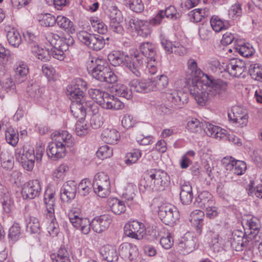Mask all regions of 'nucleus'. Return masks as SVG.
<instances>
[{
    "mask_svg": "<svg viewBox=\"0 0 262 262\" xmlns=\"http://www.w3.org/2000/svg\"><path fill=\"white\" fill-rule=\"evenodd\" d=\"M206 81L196 80L190 88V93L197 103L204 105L210 98L224 99L227 95V83L212 76L205 75Z\"/></svg>",
    "mask_w": 262,
    "mask_h": 262,
    "instance_id": "f257e3e1",
    "label": "nucleus"
},
{
    "mask_svg": "<svg viewBox=\"0 0 262 262\" xmlns=\"http://www.w3.org/2000/svg\"><path fill=\"white\" fill-rule=\"evenodd\" d=\"M69 217L72 225L84 234L90 232L91 228L94 232L100 233L109 227L112 221L110 215L103 214L94 217L91 222L88 218L83 217L81 212L76 208L72 210Z\"/></svg>",
    "mask_w": 262,
    "mask_h": 262,
    "instance_id": "f03ea898",
    "label": "nucleus"
},
{
    "mask_svg": "<svg viewBox=\"0 0 262 262\" xmlns=\"http://www.w3.org/2000/svg\"><path fill=\"white\" fill-rule=\"evenodd\" d=\"M108 59L113 66H124L136 77L141 76L140 71L143 68L146 60L139 54L131 57L125 56L118 51H113L108 55Z\"/></svg>",
    "mask_w": 262,
    "mask_h": 262,
    "instance_id": "7ed1b4c3",
    "label": "nucleus"
},
{
    "mask_svg": "<svg viewBox=\"0 0 262 262\" xmlns=\"http://www.w3.org/2000/svg\"><path fill=\"white\" fill-rule=\"evenodd\" d=\"M54 141L50 142L47 148L48 157L56 161L63 158L66 155V148L74 145V139L67 130L58 132Z\"/></svg>",
    "mask_w": 262,
    "mask_h": 262,
    "instance_id": "20e7f679",
    "label": "nucleus"
},
{
    "mask_svg": "<svg viewBox=\"0 0 262 262\" xmlns=\"http://www.w3.org/2000/svg\"><path fill=\"white\" fill-rule=\"evenodd\" d=\"M87 69L93 78L100 81L114 83L117 80L115 74L102 59L90 57L87 61Z\"/></svg>",
    "mask_w": 262,
    "mask_h": 262,
    "instance_id": "39448f33",
    "label": "nucleus"
},
{
    "mask_svg": "<svg viewBox=\"0 0 262 262\" xmlns=\"http://www.w3.org/2000/svg\"><path fill=\"white\" fill-rule=\"evenodd\" d=\"M144 187L154 191L164 190L168 184L167 173L160 169H151L146 172Z\"/></svg>",
    "mask_w": 262,
    "mask_h": 262,
    "instance_id": "423d86ee",
    "label": "nucleus"
},
{
    "mask_svg": "<svg viewBox=\"0 0 262 262\" xmlns=\"http://www.w3.org/2000/svg\"><path fill=\"white\" fill-rule=\"evenodd\" d=\"M79 41L89 48L94 51H100L104 48L106 40H109V37L100 34H91L86 31H82L77 34Z\"/></svg>",
    "mask_w": 262,
    "mask_h": 262,
    "instance_id": "0eeeda50",
    "label": "nucleus"
},
{
    "mask_svg": "<svg viewBox=\"0 0 262 262\" xmlns=\"http://www.w3.org/2000/svg\"><path fill=\"white\" fill-rule=\"evenodd\" d=\"M15 157L16 161L21 163L25 169L29 171L32 170L35 163V154L33 148L26 146L17 148L15 151Z\"/></svg>",
    "mask_w": 262,
    "mask_h": 262,
    "instance_id": "6e6552de",
    "label": "nucleus"
},
{
    "mask_svg": "<svg viewBox=\"0 0 262 262\" xmlns=\"http://www.w3.org/2000/svg\"><path fill=\"white\" fill-rule=\"evenodd\" d=\"M93 187L94 192L101 198L106 197L110 193L109 177L104 172L96 173L94 178Z\"/></svg>",
    "mask_w": 262,
    "mask_h": 262,
    "instance_id": "1a4fd4ad",
    "label": "nucleus"
},
{
    "mask_svg": "<svg viewBox=\"0 0 262 262\" xmlns=\"http://www.w3.org/2000/svg\"><path fill=\"white\" fill-rule=\"evenodd\" d=\"M158 215L164 224L170 226H173L179 218L177 208L169 204H163L159 207Z\"/></svg>",
    "mask_w": 262,
    "mask_h": 262,
    "instance_id": "9d476101",
    "label": "nucleus"
},
{
    "mask_svg": "<svg viewBox=\"0 0 262 262\" xmlns=\"http://www.w3.org/2000/svg\"><path fill=\"white\" fill-rule=\"evenodd\" d=\"M105 13L110 19V27L112 31L122 34L123 28L120 25L123 20L122 13L113 3L110 4L105 10Z\"/></svg>",
    "mask_w": 262,
    "mask_h": 262,
    "instance_id": "9b49d317",
    "label": "nucleus"
},
{
    "mask_svg": "<svg viewBox=\"0 0 262 262\" xmlns=\"http://www.w3.org/2000/svg\"><path fill=\"white\" fill-rule=\"evenodd\" d=\"M86 89V82L81 78H76L68 86L67 94L72 102L76 100L84 101V92Z\"/></svg>",
    "mask_w": 262,
    "mask_h": 262,
    "instance_id": "f8f14e48",
    "label": "nucleus"
},
{
    "mask_svg": "<svg viewBox=\"0 0 262 262\" xmlns=\"http://www.w3.org/2000/svg\"><path fill=\"white\" fill-rule=\"evenodd\" d=\"M71 34L59 35L57 34L50 33L48 37L49 41L53 48L59 49L62 51H66L70 46L74 43V39Z\"/></svg>",
    "mask_w": 262,
    "mask_h": 262,
    "instance_id": "ddd939ff",
    "label": "nucleus"
},
{
    "mask_svg": "<svg viewBox=\"0 0 262 262\" xmlns=\"http://www.w3.org/2000/svg\"><path fill=\"white\" fill-rule=\"evenodd\" d=\"M195 244L196 239L194 236L190 233H187L179 239L177 250L179 253L186 255L193 251Z\"/></svg>",
    "mask_w": 262,
    "mask_h": 262,
    "instance_id": "4468645a",
    "label": "nucleus"
},
{
    "mask_svg": "<svg viewBox=\"0 0 262 262\" xmlns=\"http://www.w3.org/2000/svg\"><path fill=\"white\" fill-rule=\"evenodd\" d=\"M248 64V63L241 59L232 58L226 64L224 70L232 76L239 77L247 70Z\"/></svg>",
    "mask_w": 262,
    "mask_h": 262,
    "instance_id": "2eb2a0df",
    "label": "nucleus"
},
{
    "mask_svg": "<svg viewBox=\"0 0 262 262\" xmlns=\"http://www.w3.org/2000/svg\"><path fill=\"white\" fill-rule=\"evenodd\" d=\"M165 98L171 103V106L176 105L182 107L187 102L188 94L182 91L174 90H167L164 92Z\"/></svg>",
    "mask_w": 262,
    "mask_h": 262,
    "instance_id": "dca6fc26",
    "label": "nucleus"
},
{
    "mask_svg": "<svg viewBox=\"0 0 262 262\" xmlns=\"http://www.w3.org/2000/svg\"><path fill=\"white\" fill-rule=\"evenodd\" d=\"M41 190V185L38 180L30 181L24 184L21 194L24 199H33L39 196Z\"/></svg>",
    "mask_w": 262,
    "mask_h": 262,
    "instance_id": "f3484780",
    "label": "nucleus"
},
{
    "mask_svg": "<svg viewBox=\"0 0 262 262\" xmlns=\"http://www.w3.org/2000/svg\"><path fill=\"white\" fill-rule=\"evenodd\" d=\"M124 229L127 236L138 239L143 237L145 231L144 224L137 221H133L126 224Z\"/></svg>",
    "mask_w": 262,
    "mask_h": 262,
    "instance_id": "a211bd4d",
    "label": "nucleus"
},
{
    "mask_svg": "<svg viewBox=\"0 0 262 262\" xmlns=\"http://www.w3.org/2000/svg\"><path fill=\"white\" fill-rule=\"evenodd\" d=\"M98 104L102 108L107 110H121L124 107V103L120 100L106 92L103 94Z\"/></svg>",
    "mask_w": 262,
    "mask_h": 262,
    "instance_id": "6ab92c4d",
    "label": "nucleus"
},
{
    "mask_svg": "<svg viewBox=\"0 0 262 262\" xmlns=\"http://www.w3.org/2000/svg\"><path fill=\"white\" fill-rule=\"evenodd\" d=\"M229 120L240 126L246 125L248 122L247 112L239 106H234L228 113Z\"/></svg>",
    "mask_w": 262,
    "mask_h": 262,
    "instance_id": "aec40b11",
    "label": "nucleus"
},
{
    "mask_svg": "<svg viewBox=\"0 0 262 262\" xmlns=\"http://www.w3.org/2000/svg\"><path fill=\"white\" fill-rule=\"evenodd\" d=\"M14 79L16 82L21 83L27 78L29 73V67L24 61H17L13 65Z\"/></svg>",
    "mask_w": 262,
    "mask_h": 262,
    "instance_id": "412c9836",
    "label": "nucleus"
},
{
    "mask_svg": "<svg viewBox=\"0 0 262 262\" xmlns=\"http://www.w3.org/2000/svg\"><path fill=\"white\" fill-rule=\"evenodd\" d=\"M77 191V185L73 181L64 183L60 189V198L63 202H69L73 200Z\"/></svg>",
    "mask_w": 262,
    "mask_h": 262,
    "instance_id": "4be33fe9",
    "label": "nucleus"
},
{
    "mask_svg": "<svg viewBox=\"0 0 262 262\" xmlns=\"http://www.w3.org/2000/svg\"><path fill=\"white\" fill-rule=\"evenodd\" d=\"M138 252L137 246L128 243H122L119 248L120 256L126 261L133 260L137 256Z\"/></svg>",
    "mask_w": 262,
    "mask_h": 262,
    "instance_id": "5701e85b",
    "label": "nucleus"
},
{
    "mask_svg": "<svg viewBox=\"0 0 262 262\" xmlns=\"http://www.w3.org/2000/svg\"><path fill=\"white\" fill-rule=\"evenodd\" d=\"M246 225L249 228L248 238L253 240L254 242H259V238L261 236V233L259 232V224L258 219L255 217H252L246 221Z\"/></svg>",
    "mask_w": 262,
    "mask_h": 262,
    "instance_id": "b1692460",
    "label": "nucleus"
},
{
    "mask_svg": "<svg viewBox=\"0 0 262 262\" xmlns=\"http://www.w3.org/2000/svg\"><path fill=\"white\" fill-rule=\"evenodd\" d=\"M215 204L213 197L212 194L207 191H204L199 193L195 198L194 205L203 209L209 208V206Z\"/></svg>",
    "mask_w": 262,
    "mask_h": 262,
    "instance_id": "393cba45",
    "label": "nucleus"
},
{
    "mask_svg": "<svg viewBox=\"0 0 262 262\" xmlns=\"http://www.w3.org/2000/svg\"><path fill=\"white\" fill-rule=\"evenodd\" d=\"M139 50L141 53V55L144 58L146 61L149 59L150 62H155V57L157 55L156 46L150 42H144L139 46ZM140 55V54L139 53ZM146 63V62L145 63ZM145 64L144 66H145Z\"/></svg>",
    "mask_w": 262,
    "mask_h": 262,
    "instance_id": "a878e982",
    "label": "nucleus"
},
{
    "mask_svg": "<svg viewBox=\"0 0 262 262\" xmlns=\"http://www.w3.org/2000/svg\"><path fill=\"white\" fill-rule=\"evenodd\" d=\"M152 82L150 79L146 80H133L129 83V86L133 91L138 93H146L153 91Z\"/></svg>",
    "mask_w": 262,
    "mask_h": 262,
    "instance_id": "bb28decb",
    "label": "nucleus"
},
{
    "mask_svg": "<svg viewBox=\"0 0 262 262\" xmlns=\"http://www.w3.org/2000/svg\"><path fill=\"white\" fill-rule=\"evenodd\" d=\"M0 202L5 213H9L12 211L14 207L13 200L7 189L2 185L0 186Z\"/></svg>",
    "mask_w": 262,
    "mask_h": 262,
    "instance_id": "cd10ccee",
    "label": "nucleus"
},
{
    "mask_svg": "<svg viewBox=\"0 0 262 262\" xmlns=\"http://www.w3.org/2000/svg\"><path fill=\"white\" fill-rule=\"evenodd\" d=\"M180 198L183 205H187L191 203L193 194L192 187L189 182H184L181 185Z\"/></svg>",
    "mask_w": 262,
    "mask_h": 262,
    "instance_id": "c85d7f7f",
    "label": "nucleus"
},
{
    "mask_svg": "<svg viewBox=\"0 0 262 262\" xmlns=\"http://www.w3.org/2000/svg\"><path fill=\"white\" fill-rule=\"evenodd\" d=\"M71 111L73 116L78 119V120H84L86 115V111L84 105V101L76 100L72 102Z\"/></svg>",
    "mask_w": 262,
    "mask_h": 262,
    "instance_id": "c756f323",
    "label": "nucleus"
},
{
    "mask_svg": "<svg viewBox=\"0 0 262 262\" xmlns=\"http://www.w3.org/2000/svg\"><path fill=\"white\" fill-rule=\"evenodd\" d=\"M100 254L107 262H116L119 258L116 248L110 245L103 246L100 249Z\"/></svg>",
    "mask_w": 262,
    "mask_h": 262,
    "instance_id": "7c9ffc66",
    "label": "nucleus"
},
{
    "mask_svg": "<svg viewBox=\"0 0 262 262\" xmlns=\"http://www.w3.org/2000/svg\"><path fill=\"white\" fill-rule=\"evenodd\" d=\"M107 203L111 211L115 214L120 215L126 210L124 202L117 198H109Z\"/></svg>",
    "mask_w": 262,
    "mask_h": 262,
    "instance_id": "2f4dec72",
    "label": "nucleus"
},
{
    "mask_svg": "<svg viewBox=\"0 0 262 262\" xmlns=\"http://www.w3.org/2000/svg\"><path fill=\"white\" fill-rule=\"evenodd\" d=\"M56 23L60 28L64 30L67 34H73L75 31L73 22L64 16H58L56 17Z\"/></svg>",
    "mask_w": 262,
    "mask_h": 262,
    "instance_id": "473e14b6",
    "label": "nucleus"
},
{
    "mask_svg": "<svg viewBox=\"0 0 262 262\" xmlns=\"http://www.w3.org/2000/svg\"><path fill=\"white\" fill-rule=\"evenodd\" d=\"M153 236L156 238L158 236L160 237V243L162 247L165 249H170L173 245V239L169 232H167L163 236L155 228L152 231Z\"/></svg>",
    "mask_w": 262,
    "mask_h": 262,
    "instance_id": "72a5a7b5",
    "label": "nucleus"
},
{
    "mask_svg": "<svg viewBox=\"0 0 262 262\" xmlns=\"http://www.w3.org/2000/svg\"><path fill=\"white\" fill-rule=\"evenodd\" d=\"M102 140L107 144H114L118 141L120 135L115 129H105L101 134Z\"/></svg>",
    "mask_w": 262,
    "mask_h": 262,
    "instance_id": "f704fd0d",
    "label": "nucleus"
},
{
    "mask_svg": "<svg viewBox=\"0 0 262 262\" xmlns=\"http://www.w3.org/2000/svg\"><path fill=\"white\" fill-rule=\"evenodd\" d=\"M244 235L243 232L239 231H236L232 233L231 245L237 251H242L245 246L243 238Z\"/></svg>",
    "mask_w": 262,
    "mask_h": 262,
    "instance_id": "c9c22d12",
    "label": "nucleus"
},
{
    "mask_svg": "<svg viewBox=\"0 0 262 262\" xmlns=\"http://www.w3.org/2000/svg\"><path fill=\"white\" fill-rule=\"evenodd\" d=\"M31 52L37 59L43 62L50 60L51 58L49 51L40 48L38 45L32 46Z\"/></svg>",
    "mask_w": 262,
    "mask_h": 262,
    "instance_id": "e433bc0d",
    "label": "nucleus"
},
{
    "mask_svg": "<svg viewBox=\"0 0 262 262\" xmlns=\"http://www.w3.org/2000/svg\"><path fill=\"white\" fill-rule=\"evenodd\" d=\"M204 129L206 134L210 137L214 138H221L224 133L222 129L218 126L214 125L211 123H206L204 124Z\"/></svg>",
    "mask_w": 262,
    "mask_h": 262,
    "instance_id": "4c0bfd02",
    "label": "nucleus"
},
{
    "mask_svg": "<svg viewBox=\"0 0 262 262\" xmlns=\"http://www.w3.org/2000/svg\"><path fill=\"white\" fill-rule=\"evenodd\" d=\"M7 38L9 43L12 47L17 48L21 43V35L19 32L14 28H12L7 32Z\"/></svg>",
    "mask_w": 262,
    "mask_h": 262,
    "instance_id": "58836bf2",
    "label": "nucleus"
},
{
    "mask_svg": "<svg viewBox=\"0 0 262 262\" xmlns=\"http://www.w3.org/2000/svg\"><path fill=\"white\" fill-rule=\"evenodd\" d=\"M152 30L147 20L140 19L137 24L136 32L139 36L142 37H147L151 33Z\"/></svg>",
    "mask_w": 262,
    "mask_h": 262,
    "instance_id": "ea45409f",
    "label": "nucleus"
},
{
    "mask_svg": "<svg viewBox=\"0 0 262 262\" xmlns=\"http://www.w3.org/2000/svg\"><path fill=\"white\" fill-rule=\"evenodd\" d=\"M152 82L153 91L162 90L165 89L168 84V79L167 77L164 75H161L158 78L155 77L150 79Z\"/></svg>",
    "mask_w": 262,
    "mask_h": 262,
    "instance_id": "a19ab883",
    "label": "nucleus"
},
{
    "mask_svg": "<svg viewBox=\"0 0 262 262\" xmlns=\"http://www.w3.org/2000/svg\"><path fill=\"white\" fill-rule=\"evenodd\" d=\"M160 13L163 17H166L172 20L179 19L181 16V13L178 11L174 6L170 5L166 7L165 10H160Z\"/></svg>",
    "mask_w": 262,
    "mask_h": 262,
    "instance_id": "79ce46f5",
    "label": "nucleus"
},
{
    "mask_svg": "<svg viewBox=\"0 0 262 262\" xmlns=\"http://www.w3.org/2000/svg\"><path fill=\"white\" fill-rule=\"evenodd\" d=\"M1 165L6 170H11L14 166L13 156L7 151H2L0 154Z\"/></svg>",
    "mask_w": 262,
    "mask_h": 262,
    "instance_id": "37998d69",
    "label": "nucleus"
},
{
    "mask_svg": "<svg viewBox=\"0 0 262 262\" xmlns=\"http://www.w3.org/2000/svg\"><path fill=\"white\" fill-rule=\"evenodd\" d=\"M210 23L212 29L216 32L227 29L229 27L227 21H223L217 16H213L210 19Z\"/></svg>",
    "mask_w": 262,
    "mask_h": 262,
    "instance_id": "c03bdc74",
    "label": "nucleus"
},
{
    "mask_svg": "<svg viewBox=\"0 0 262 262\" xmlns=\"http://www.w3.org/2000/svg\"><path fill=\"white\" fill-rule=\"evenodd\" d=\"M52 262H71L69 253L64 247H61L57 253L51 255Z\"/></svg>",
    "mask_w": 262,
    "mask_h": 262,
    "instance_id": "a18cd8bd",
    "label": "nucleus"
},
{
    "mask_svg": "<svg viewBox=\"0 0 262 262\" xmlns=\"http://www.w3.org/2000/svg\"><path fill=\"white\" fill-rule=\"evenodd\" d=\"M187 73H190V76L188 79L192 77H200L203 74L200 69L198 68L196 61L193 59H189L187 61Z\"/></svg>",
    "mask_w": 262,
    "mask_h": 262,
    "instance_id": "49530a36",
    "label": "nucleus"
},
{
    "mask_svg": "<svg viewBox=\"0 0 262 262\" xmlns=\"http://www.w3.org/2000/svg\"><path fill=\"white\" fill-rule=\"evenodd\" d=\"M136 191H137V187L133 184H128L125 188V191L122 194V198L125 200L127 205L129 206L132 204L136 195Z\"/></svg>",
    "mask_w": 262,
    "mask_h": 262,
    "instance_id": "de8ad7c7",
    "label": "nucleus"
},
{
    "mask_svg": "<svg viewBox=\"0 0 262 262\" xmlns=\"http://www.w3.org/2000/svg\"><path fill=\"white\" fill-rule=\"evenodd\" d=\"M43 89L40 88L37 84H31L27 89L28 94L31 97L38 101L43 95Z\"/></svg>",
    "mask_w": 262,
    "mask_h": 262,
    "instance_id": "09e8293b",
    "label": "nucleus"
},
{
    "mask_svg": "<svg viewBox=\"0 0 262 262\" xmlns=\"http://www.w3.org/2000/svg\"><path fill=\"white\" fill-rule=\"evenodd\" d=\"M219 226L210 228L207 231L206 236L210 239V246L213 247L218 244L220 239V232Z\"/></svg>",
    "mask_w": 262,
    "mask_h": 262,
    "instance_id": "8fccbe9b",
    "label": "nucleus"
},
{
    "mask_svg": "<svg viewBox=\"0 0 262 262\" xmlns=\"http://www.w3.org/2000/svg\"><path fill=\"white\" fill-rule=\"evenodd\" d=\"M125 5L134 12L141 13L144 9L142 0H125Z\"/></svg>",
    "mask_w": 262,
    "mask_h": 262,
    "instance_id": "3c124183",
    "label": "nucleus"
},
{
    "mask_svg": "<svg viewBox=\"0 0 262 262\" xmlns=\"http://www.w3.org/2000/svg\"><path fill=\"white\" fill-rule=\"evenodd\" d=\"M5 138L9 144L15 146L18 141V134L17 130L10 127L7 128L5 133Z\"/></svg>",
    "mask_w": 262,
    "mask_h": 262,
    "instance_id": "603ef678",
    "label": "nucleus"
},
{
    "mask_svg": "<svg viewBox=\"0 0 262 262\" xmlns=\"http://www.w3.org/2000/svg\"><path fill=\"white\" fill-rule=\"evenodd\" d=\"M248 72L253 79L262 81V66L261 65L258 63L250 64Z\"/></svg>",
    "mask_w": 262,
    "mask_h": 262,
    "instance_id": "864d4df0",
    "label": "nucleus"
},
{
    "mask_svg": "<svg viewBox=\"0 0 262 262\" xmlns=\"http://www.w3.org/2000/svg\"><path fill=\"white\" fill-rule=\"evenodd\" d=\"M27 230L31 233H37L40 231V224L38 219L30 216L26 220Z\"/></svg>",
    "mask_w": 262,
    "mask_h": 262,
    "instance_id": "5fc2aeb1",
    "label": "nucleus"
},
{
    "mask_svg": "<svg viewBox=\"0 0 262 262\" xmlns=\"http://www.w3.org/2000/svg\"><path fill=\"white\" fill-rule=\"evenodd\" d=\"M208 9H195L190 12L189 15L191 20L198 23L202 20V18L207 15Z\"/></svg>",
    "mask_w": 262,
    "mask_h": 262,
    "instance_id": "6e6d98bb",
    "label": "nucleus"
},
{
    "mask_svg": "<svg viewBox=\"0 0 262 262\" xmlns=\"http://www.w3.org/2000/svg\"><path fill=\"white\" fill-rule=\"evenodd\" d=\"M132 90L125 85H117L115 90V95L129 100L132 97Z\"/></svg>",
    "mask_w": 262,
    "mask_h": 262,
    "instance_id": "4d7b16f0",
    "label": "nucleus"
},
{
    "mask_svg": "<svg viewBox=\"0 0 262 262\" xmlns=\"http://www.w3.org/2000/svg\"><path fill=\"white\" fill-rule=\"evenodd\" d=\"M91 23L95 31L99 34H104L107 32L106 25L97 17L91 19Z\"/></svg>",
    "mask_w": 262,
    "mask_h": 262,
    "instance_id": "13d9d810",
    "label": "nucleus"
},
{
    "mask_svg": "<svg viewBox=\"0 0 262 262\" xmlns=\"http://www.w3.org/2000/svg\"><path fill=\"white\" fill-rule=\"evenodd\" d=\"M242 14V4L238 2L232 5L228 10L229 16L233 19L239 18Z\"/></svg>",
    "mask_w": 262,
    "mask_h": 262,
    "instance_id": "bf43d9fd",
    "label": "nucleus"
},
{
    "mask_svg": "<svg viewBox=\"0 0 262 262\" xmlns=\"http://www.w3.org/2000/svg\"><path fill=\"white\" fill-rule=\"evenodd\" d=\"M91 181L87 179H83L79 184L78 190L82 196H86L90 193L92 190Z\"/></svg>",
    "mask_w": 262,
    "mask_h": 262,
    "instance_id": "052dcab7",
    "label": "nucleus"
},
{
    "mask_svg": "<svg viewBox=\"0 0 262 262\" xmlns=\"http://www.w3.org/2000/svg\"><path fill=\"white\" fill-rule=\"evenodd\" d=\"M21 234L20 227L18 223H14L10 228L8 237L13 242H16L19 238Z\"/></svg>",
    "mask_w": 262,
    "mask_h": 262,
    "instance_id": "680f3d73",
    "label": "nucleus"
},
{
    "mask_svg": "<svg viewBox=\"0 0 262 262\" xmlns=\"http://www.w3.org/2000/svg\"><path fill=\"white\" fill-rule=\"evenodd\" d=\"M235 50L237 52L244 57H249L252 56L254 53V49L250 44L239 46L235 48Z\"/></svg>",
    "mask_w": 262,
    "mask_h": 262,
    "instance_id": "e2e57ef3",
    "label": "nucleus"
},
{
    "mask_svg": "<svg viewBox=\"0 0 262 262\" xmlns=\"http://www.w3.org/2000/svg\"><path fill=\"white\" fill-rule=\"evenodd\" d=\"M96 155L99 159H107L113 155V149L108 145L102 146L98 149Z\"/></svg>",
    "mask_w": 262,
    "mask_h": 262,
    "instance_id": "0e129e2a",
    "label": "nucleus"
},
{
    "mask_svg": "<svg viewBox=\"0 0 262 262\" xmlns=\"http://www.w3.org/2000/svg\"><path fill=\"white\" fill-rule=\"evenodd\" d=\"M246 163L239 160H236L230 171L238 176L242 175L246 169Z\"/></svg>",
    "mask_w": 262,
    "mask_h": 262,
    "instance_id": "69168bd1",
    "label": "nucleus"
},
{
    "mask_svg": "<svg viewBox=\"0 0 262 262\" xmlns=\"http://www.w3.org/2000/svg\"><path fill=\"white\" fill-rule=\"evenodd\" d=\"M98 105L99 104L97 103H95L91 101H86L85 100L84 105L86 111V114L92 115V116L93 115H99L98 114L99 108Z\"/></svg>",
    "mask_w": 262,
    "mask_h": 262,
    "instance_id": "338daca9",
    "label": "nucleus"
},
{
    "mask_svg": "<svg viewBox=\"0 0 262 262\" xmlns=\"http://www.w3.org/2000/svg\"><path fill=\"white\" fill-rule=\"evenodd\" d=\"M56 22V18L51 14L47 13L40 20V25L43 27L53 26Z\"/></svg>",
    "mask_w": 262,
    "mask_h": 262,
    "instance_id": "774afa93",
    "label": "nucleus"
}]
</instances>
